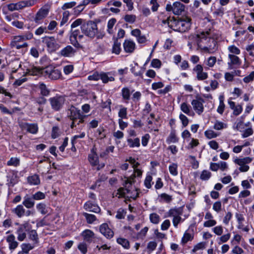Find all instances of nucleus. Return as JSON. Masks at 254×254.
Returning a JSON list of instances; mask_svg holds the SVG:
<instances>
[{
  "instance_id": "1",
  "label": "nucleus",
  "mask_w": 254,
  "mask_h": 254,
  "mask_svg": "<svg viewBox=\"0 0 254 254\" xmlns=\"http://www.w3.org/2000/svg\"><path fill=\"white\" fill-rule=\"evenodd\" d=\"M201 40L198 44V49L204 53L213 54L217 50V41L212 37L208 31L202 34Z\"/></svg>"
},
{
  "instance_id": "2",
  "label": "nucleus",
  "mask_w": 254,
  "mask_h": 254,
  "mask_svg": "<svg viewBox=\"0 0 254 254\" xmlns=\"http://www.w3.org/2000/svg\"><path fill=\"white\" fill-rule=\"evenodd\" d=\"M191 21V18L188 17L178 19H175L173 20V23H171V28L176 31L185 32L190 29Z\"/></svg>"
},
{
  "instance_id": "3",
  "label": "nucleus",
  "mask_w": 254,
  "mask_h": 254,
  "mask_svg": "<svg viewBox=\"0 0 254 254\" xmlns=\"http://www.w3.org/2000/svg\"><path fill=\"white\" fill-rule=\"evenodd\" d=\"M80 28L82 33L92 39L95 37L98 31L97 24L91 20L83 23Z\"/></svg>"
},
{
  "instance_id": "4",
  "label": "nucleus",
  "mask_w": 254,
  "mask_h": 254,
  "mask_svg": "<svg viewBox=\"0 0 254 254\" xmlns=\"http://www.w3.org/2000/svg\"><path fill=\"white\" fill-rule=\"evenodd\" d=\"M65 101V99L64 97L60 95H56L49 99L51 108L55 111H59L61 110Z\"/></svg>"
},
{
  "instance_id": "5",
  "label": "nucleus",
  "mask_w": 254,
  "mask_h": 254,
  "mask_svg": "<svg viewBox=\"0 0 254 254\" xmlns=\"http://www.w3.org/2000/svg\"><path fill=\"white\" fill-rule=\"evenodd\" d=\"M42 42L46 45L48 51L50 53L55 52L59 48V45L52 36H45L42 38Z\"/></svg>"
},
{
  "instance_id": "6",
  "label": "nucleus",
  "mask_w": 254,
  "mask_h": 254,
  "mask_svg": "<svg viewBox=\"0 0 254 254\" xmlns=\"http://www.w3.org/2000/svg\"><path fill=\"white\" fill-rule=\"evenodd\" d=\"M185 6L179 1H176L173 5L167 4L166 10L167 11H172L175 15H181L185 11Z\"/></svg>"
},
{
  "instance_id": "7",
  "label": "nucleus",
  "mask_w": 254,
  "mask_h": 254,
  "mask_svg": "<svg viewBox=\"0 0 254 254\" xmlns=\"http://www.w3.org/2000/svg\"><path fill=\"white\" fill-rule=\"evenodd\" d=\"M131 163L133 164V168H134V173L133 174L128 178L127 179V180L125 182L126 185H127L128 184H129L130 185H132L134 183V179L137 177H140L142 175V171L137 169V167L139 165V163L138 162H136L135 160L133 159H131L130 161Z\"/></svg>"
},
{
  "instance_id": "8",
  "label": "nucleus",
  "mask_w": 254,
  "mask_h": 254,
  "mask_svg": "<svg viewBox=\"0 0 254 254\" xmlns=\"http://www.w3.org/2000/svg\"><path fill=\"white\" fill-rule=\"evenodd\" d=\"M45 75L53 80H57L61 76V72L58 69L52 66H48L45 70Z\"/></svg>"
},
{
  "instance_id": "9",
  "label": "nucleus",
  "mask_w": 254,
  "mask_h": 254,
  "mask_svg": "<svg viewBox=\"0 0 254 254\" xmlns=\"http://www.w3.org/2000/svg\"><path fill=\"white\" fill-rule=\"evenodd\" d=\"M228 58L229 60V62L228 63L229 69H232L240 67L242 62L238 56L233 54H229Z\"/></svg>"
},
{
  "instance_id": "10",
  "label": "nucleus",
  "mask_w": 254,
  "mask_h": 254,
  "mask_svg": "<svg viewBox=\"0 0 254 254\" xmlns=\"http://www.w3.org/2000/svg\"><path fill=\"white\" fill-rule=\"evenodd\" d=\"M83 208L89 212L98 213L100 212L101 209L95 201L88 200L83 205Z\"/></svg>"
},
{
  "instance_id": "11",
  "label": "nucleus",
  "mask_w": 254,
  "mask_h": 254,
  "mask_svg": "<svg viewBox=\"0 0 254 254\" xmlns=\"http://www.w3.org/2000/svg\"><path fill=\"white\" fill-rule=\"evenodd\" d=\"M204 102V100L201 97L198 98L197 99H194L191 101V103L194 110L198 115H200L203 112L204 107L203 103Z\"/></svg>"
},
{
  "instance_id": "12",
  "label": "nucleus",
  "mask_w": 254,
  "mask_h": 254,
  "mask_svg": "<svg viewBox=\"0 0 254 254\" xmlns=\"http://www.w3.org/2000/svg\"><path fill=\"white\" fill-rule=\"evenodd\" d=\"M49 12V9L47 8H41L35 15L34 21L37 24L41 23L42 20L47 17Z\"/></svg>"
},
{
  "instance_id": "13",
  "label": "nucleus",
  "mask_w": 254,
  "mask_h": 254,
  "mask_svg": "<svg viewBox=\"0 0 254 254\" xmlns=\"http://www.w3.org/2000/svg\"><path fill=\"white\" fill-rule=\"evenodd\" d=\"M67 114L71 120H77V118L82 117L81 111L72 105L69 108Z\"/></svg>"
},
{
  "instance_id": "14",
  "label": "nucleus",
  "mask_w": 254,
  "mask_h": 254,
  "mask_svg": "<svg viewBox=\"0 0 254 254\" xmlns=\"http://www.w3.org/2000/svg\"><path fill=\"white\" fill-rule=\"evenodd\" d=\"M100 232L107 239L114 236V232L109 227L107 223H103L100 226Z\"/></svg>"
},
{
  "instance_id": "15",
  "label": "nucleus",
  "mask_w": 254,
  "mask_h": 254,
  "mask_svg": "<svg viewBox=\"0 0 254 254\" xmlns=\"http://www.w3.org/2000/svg\"><path fill=\"white\" fill-rule=\"evenodd\" d=\"M203 67L201 64H197L193 69L196 72V77L199 80L206 79L208 77L207 72L203 71Z\"/></svg>"
},
{
  "instance_id": "16",
  "label": "nucleus",
  "mask_w": 254,
  "mask_h": 254,
  "mask_svg": "<svg viewBox=\"0 0 254 254\" xmlns=\"http://www.w3.org/2000/svg\"><path fill=\"white\" fill-rule=\"evenodd\" d=\"M81 236L83 237L84 241L89 244H90L95 238V234L94 232L89 229H86L83 231Z\"/></svg>"
},
{
  "instance_id": "17",
  "label": "nucleus",
  "mask_w": 254,
  "mask_h": 254,
  "mask_svg": "<svg viewBox=\"0 0 254 254\" xmlns=\"http://www.w3.org/2000/svg\"><path fill=\"white\" fill-rule=\"evenodd\" d=\"M21 126L23 129H26L28 132L32 134L36 133L38 130V125L35 123H24L22 124Z\"/></svg>"
},
{
  "instance_id": "18",
  "label": "nucleus",
  "mask_w": 254,
  "mask_h": 254,
  "mask_svg": "<svg viewBox=\"0 0 254 254\" xmlns=\"http://www.w3.org/2000/svg\"><path fill=\"white\" fill-rule=\"evenodd\" d=\"M76 50L71 46H67L63 48L60 52L62 56L64 57H72L74 56Z\"/></svg>"
},
{
  "instance_id": "19",
  "label": "nucleus",
  "mask_w": 254,
  "mask_h": 254,
  "mask_svg": "<svg viewBox=\"0 0 254 254\" xmlns=\"http://www.w3.org/2000/svg\"><path fill=\"white\" fill-rule=\"evenodd\" d=\"M228 104L230 108L233 110V114L235 116H239L243 111V107L242 105H235V103L233 101L229 100Z\"/></svg>"
},
{
  "instance_id": "20",
  "label": "nucleus",
  "mask_w": 254,
  "mask_h": 254,
  "mask_svg": "<svg viewBox=\"0 0 254 254\" xmlns=\"http://www.w3.org/2000/svg\"><path fill=\"white\" fill-rule=\"evenodd\" d=\"M96 150V148H93L91 150V153L88 155V160L92 166H95L98 163V156Z\"/></svg>"
},
{
  "instance_id": "21",
  "label": "nucleus",
  "mask_w": 254,
  "mask_h": 254,
  "mask_svg": "<svg viewBox=\"0 0 254 254\" xmlns=\"http://www.w3.org/2000/svg\"><path fill=\"white\" fill-rule=\"evenodd\" d=\"M123 47L126 53H132L135 49V44L132 41L126 40L123 44Z\"/></svg>"
},
{
  "instance_id": "22",
  "label": "nucleus",
  "mask_w": 254,
  "mask_h": 254,
  "mask_svg": "<svg viewBox=\"0 0 254 254\" xmlns=\"http://www.w3.org/2000/svg\"><path fill=\"white\" fill-rule=\"evenodd\" d=\"M6 240V242L8 243L10 250L12 251L17 247L18 243L15 241V236L13 234L8 236Z\"/></svg>"
},
{
  "instance_id": "23",
  "label": "nucleus",
  "mask_w": 254,
  "mask_h": 254,
  "mask_svg": "<svg viewBox=\"0 0 254 254\" xmlns=\"http://www.w3.org/2000/svg\"><path fill=\"white\" fill-rule=\"evenodd\" d=\"M131 34L137 38V40L139 43H144L146 41V37L141 35V31L138 29L132 30Z\"/></svg>"
},
{
  "instance_id": "24",
  "label": "nucleus",
  "mask_w": 254,
  "mask_h": 254,
  "mask_svg": "<svg viewBox=\"0 0 254 254\" xmlns=\"http://www.w3.org/2000/svg\"><path fill=\"white\" fill-rule=\"evenodd\" d=\"M204 32H202L198 34H191L189 36V41H191L193 45H196L198 48V44L201 40L202 34H204Z\"/></svg>"
},
{
  "instance_id": "25",
  "label": "nucleus",
  "mask_w": 254,
  "mask_h": 254,
  "mask_svg": "<svg viewBox=\"0 0 254 254\" xmlns=\"http://www.w3.org/2000/svg\"><path fill=\"white\" fill-rule=\"evenodd\" d=\"M22 204L24 205L27 208H31L34 206V200L33 199L32 196L30 197L28 195H26L24 197Z\"/></svg>"
},
{
  "instance_id": "26",
  "label": "nucleus",
  "mask_w": 254,
  "mask_h": 254,
  "mask_svg": "<svg viewBox=\"0 0 254 254\" xmlns=\"http://www.w3.org/2000/svg\"><path fill=\"white\" fill-rule=\"evenodd\" d=\"M24 3L20 1L17 3H11L7 5L8 9L10 11L18 10L23 8Z\"/></svg>"
},
{
  "instance_id": "27",
  "label": "nucleus",
  "mask_w": 254,
  "mask_h": 254,
  "mask_svg": "<svg viewBox=\"0 0 254 254\" xmlns=\"http://www.w3.org/2000/svg\"><path fill=\"white\" fill-rule=\"evenodd\" d=\"M179 141V138L177 136L175 130H172L166 139V142L170 144L172 143H177Z\"/></svg>"
},
{
  "instance_id": "28",
  "label": "nucleus",
  "mask_w": 254,
  "mask_h": 254,
  "mask_svg": "<svg viewBox=\"0 0 254 254\" xmlns=\"http://www.w3.org/2000/svg\"><path fill=\"white\" fill-rule=\"evenodd\" d=\"M12 212L15 214L18 217L21 218L23 216L25 213V209L23 205H18L16 208L12 210Z\"/></svg>"
},
{
  "instance_id": "29",
  "label": "nucleus",
  "mask_w": 254,
  "mask_h": 254,
  "mask_svg": "<svg viewBox=\"0 0 254 254\" xmlns=\"http://www.w3.org/2000/svg\"><path fill=\"white\" fill-rule=\"evenodd\" d=\"M45 69L33 66L28 69V73L32 75H38L45 73Z\"/></svg>"
},
{
  "instance_id": "30",
  "label": "nucleus",
  "mask_w": 254,
  "mask_h": 254,
  "mask_svg": "<svg viewBox=\"0 0 254 254\" xmlns=\"http://www.w3.org/2000/svg\"><path fill=\"white\" fill-rule=\"evenodd\" d=\"M127 143L130 148L138 147L140 146V139L138 137L133 139L129 138L127 139Z\"/></svg>"
},
{
  "instance_id": "31",
  "label": "nucleus",
  "mask_w": 254,
  "mask_h": 254,
  "mask_svg": "<svg viewBox=\"0 0 254 254\" xmlns=\"http://www.w3.org/2000/svg\"><path fill=\"white\" fill-rule=\"evenodd\" d=\"M181 109L184 113L189 116H193L194 114L191 110L190 106L186 103H183L181 105Z\"/></svg>"
},
{
  "instance_id": "32",
  "label": "nucleus",
  "mask_w": 254,
  "mask_h": 254,
  "mask_svg": "<svg viewBox=\"0 0 254 254\" xmlns=\"http://www.w3.org/2000/svg\"><path fill=\"white\" fill-rule=\"evenodd\" d=\"M29 184L32 185H38L40 183V180L38 175L34 174L27 178Z\"/></svg>"
},
{
  "instance_id": "33",
  "label": "nucleus",
  "mask_w": 254,
  "mask_h": 254,
  "mask_svg": "<svg viewBox=\"0 0 254 254\" xmlns=\"http://www.w3.org/2000/svg\"><path fill=\"white\" fill-rule=\"evenodd\" d=\"M121 43L119 42L118 39H115L112 47V53L116 55H119L121 51Z\"/></svg>"
},
{
  "instance_id": "34",
  "label": "nucleus",
  "mask_w": 254,
  "mask_h": 254,
  "mask_svg": "<svg viewBox=\"0 0 254 254\" xmlns=\"http://www.w3.org/2000/svg\"><path fill=\"white\" fill-rule=\"evenodd\" d=\"M182 214V210L180 208L171 209L168 212V216L169 217H173V218L181 215Z\"/></svg>"
},
{
  "instance_id": "35",
  "label": "nucleus",
  "mask_w": 254,
  "mask_h": 254,
  "mask_svg": "<svg viewBox=\"0 0 254 254\" xmlns=\"http://www.w3.org/2000/svg\"><path fill=\"white\" fill-rule=\"evenodd\" d=\"M228 125L226 123L221 122L219 120H216L214 122L213 128L215 130H220L226 128Z\"/></svg>"
},
{
  "instance_id": "36",
  "label": "nucleus",
  "mask_w": 254,
  "mask_h": 254,
  "mask_svg": "<svg viewBox=\"0 0 254 254\" xmlns=\"http://www.w3.org/2000/svg\"><path fill=\"white\" fill-rule=\"evenodd\" d=\"M110 74L109 72H101L100 73V79L102 80L104 83H107L109 81H113L115 80L114 77L112 76H109Z\"/></svg>"
},
{
  "instance_id": "37",
  "label": "nucleus",
  "mask_w": 254,
  "mask_h": 254,
  "mask_svg": "<svg viewBox=\"0 0 254 254\" xmlns=\"http://www.w3.org/2000/svg\"><path fill=\"white\" fill-rule=\"evenodd\" d=\"M39 89L43 96H48L49 95L50 91L44 83H39Z\"/></svg>"
},
{
  "instance_id": "38",
  "label": "nucleus",
  "mask_w": 254,
  "mask_h": 254,
  "mask_svg": "<svg viewBox=\"0 0 254 254\" xmlns=\"http://www.w3.org/2000/svg\"><path fill=\"white\" fill-rule=\"evenodd\" d=\"M252 160V158L249 157H247L242 159L236 158L234 160V162L239 166H242V165H245L251 163Z\"/></svg>"
},
{
  "instance_id": "39",
  "label": "nucleus",
  "mask_w": 254,
  "mask_h": 254,
  "mask_svg": "<svg viewBox=\"0 0 254 254\" xmlns=\"http://www.w3.org/2000/svg\"><path fill=\"white\" fill-rule=\"evenodd\" d=\"M36 208L37 210L43 215L46 214L48 212V207L44 203H39L37 204L36 205Z\"/></svg>"
},
{
  "instance_id": "40",
  "label": "nucleus",
  "mask_w": 254,
  "mask_h": 254,
  "mask_svg": "<svg viewBox=\"0 0 254 254\" xmlns=\"http://www.w3.org/2000/svg\"><path fill=\"white\" fill-rule=\"evenodd\" d=\"M83 215L85 217L88 224H92L97 220L96 217L93 214L83 212Z\"/></svg>"
},
{
  "instance_id": "41",
  "label": "nucleus",
  "mask_w": 254,
  "mask_h": 254,
  "mask_svg": "<svg viewBox=\"0 0 254 254\" xmlns=\"http://www.w3.org/2000/svg\"><path fill=\"white\" fill-rule=\"evenodd\" d=\"M77 34L76 32L74 33H71L70 36V41L71 42V44L74 46L76 48L80 47V45L79 44L78 41L79 40L76 38Z\"/></svg>"
},
{
  "instance_id": "42",
  "label": "nucleus",
  "mask_w": 254,
  "mask_h": 254,
  "mask_svg": "<svg viewBox=\"0 0 254 254\" xmlns=\"http://www.w3.org/2000/svg\"><path fill=\"white\" fill-rule=\"evenodd\" d=\"M117 242L125 249H128L130 247L129 241L126 239L119 238L117 239Z\"/></svg>"
},
{
  "instance_id": "43",
  "label": "nucleus",
  "mask_w": 254,
  "mask_h": 254,
  "mask_svg": "<svg viewBox=\"0 0 254 254\" xmlns=\"http://www.w3.org/2000/svg\"><path fill=\"white\" fill-rule=\"evenodd\" d=\"M193 239V236L190 233L186 232L181 240V244L184 245L190 241H191Z\"/></svg>"
},
{
  "instance_id": "44",
  "label": "nucleus",
  "mask_w": 254,
  "mask_h": 254,
  "mask_svg": "<svg viewBox=\"0 0 254 254\" xmlns=\"http://www.w3.org/2000/svg\"><path fill=\"white\" fill-rule=\"evenodd\" d=\"M116 22V19L115 18H112L110 19L108 22L107 24V32L110 34L113 33V27Z\"/></svg>"
},
{
  "instance_id": "45",
  "label": "nucleus",
  "mask_w": 254,
  "mask_h": 254,
  "mask_svg": "<svg viewBox=\"0 0 254 254\" xmlns=\"http://www.w3.org/2000/svg\"><path fill=\"white\" fill-rule=\"evenodd\" d=\"M149 219L151 223L157 224L159 223L160 217L157 213H153L150 214Z\"/></svg>"
},
{
  "instance_id": "46",
  "label": "nucleus",
  "mask_w": 254,
  "mask_h": 254,
  "mask_svg": "<svg viewBox=\"0 0 254 254\" xmlns=\"http://www.w3.org/2000/svg\"><path fill=\"white\" fill-rule=\"evenodd\" d=\"M20 164V160L16 157H11L9 161L7 162V165L17 167Z\"/></svg>"
},
{
  "instance_id": "47",
  "label": "nucleus",
  "mask_w": 254,
  "mask_h": 254,
  "mask_svg": "<svg viewBox=\"0 0 254 254\" xmlns=\"http://www.w3.org/2000/svg\"><path fill=\"white\" fill-rule=\"evenodd\" d=\"M122 95L124 100H129L130 95L129 89L127 87L123 88L122 90Z\"/></svg>"
},
{
  "instance_id": "48",
  "label": "nucleus",
  "mask_w": 254,
  "mask_h": 254,
  "mask_svg": "<svg viewBox=\"0 0 254 254\" xmlns=\"http://www.w3.org/2000/svg\"><path fill=\"white\" fill-rule=\"evenodd\" d=\"M32 197L34 200H40L45 199L46 197V194L44 193L39 191L32 194Z\"/></svg>"
},
{
  "instance_id": "49",
  "label": "nucleus",
  "mask_w": 254,
  "mask_h": 254,
  "mask_svg": "<svg viewBox=\"0 0 254 254\" xmlns=\"http://www.w3.org/2000/svg\"><path fill=\"white\" fill-rule=\"evenodd\" d=\"M124 19L126 22L132 24L135 21L136 16L133 14H126L125 15Z\"/></svg>"
},
{
  "instance_id": "50",
  "label": "nucleus",
  "mask_w": 254,
  "mask_h": 254,
  "mask_svg": "<svg viewBox=\"0 0 254 254\" xmlns=\"http://www.w3.org/2000/svg\"><path fill=\"white\" fill-rule=\"evenodd\" d=\"M17 233L18 234L17 239L20 241H22L26 238V233L24 232V230L22 227H19L17 230Z\"/></svg>"
},
{
  "instance_id": "51",
  "label": "nucleus",
  "mask_w": 254,
  "mask_h": 254,
  "mask_svg": "<svg viewBox=\"0 0 254 254\" xmlns=\"http://www.w3.org/2000/svg\"><path fill=\"white\" fill-rule=\"evenodd\" d=\"M60 135V128L57 126H54L52 128L51 132V137L53 139H55Z\"/></svg>"
},
{
  "instance_id": "52",
  "label": "nucleus",
  "mask_w": 254,
  "mask_h": 254,
  "mask_svg": "<svg viewBox=\"0 0 254 254\" xmlns=\"http://www.w3.org/2000/svg\"><path fill=\"white\" fill-rule=\"evenodd\" d=\"M211 176V173L207 170H203L200 175V178L203 181L208 180Z\"/></svg>"
},
{
  "instance_id": "53",
  "label": "nucleus",
  "mask_w": 254,
  "mask_h": 254,
  "mask_svg": "<svg viewBox=\"0 0 254 254\" xmlns=\"http://www.w3.org/2000/svg\"><path fill=\"white\" fill-rule=\"evenodd\" d=\"M233 128L240 131H243L245 129V125L243 121H240L238 123H235Z\"/></svg>"
},
{
  "instance_id": "54",
  "label": "nucleus",
  "mask_w": 254,
  "mask_h": 254,
  "mask_svg": "<svg viewBox=\"0 0 254 254\" xmlns=\"http://www.w3.org/2000/svg\"><path fill=\"white\" fill-rule=\"evenodd\" d=\"M205 137L208 139L215 138L218 134L212 130H207L204 132Z\"/></svg>"
},
{
  "instance_id": "55",
  "label": "nucleus",
  "mask_w": 254,
  "mask_h": 254,
  "mask_svg": "<svg viewBox=\"0 0 254 254\" xmlns=\"http://www.w3.org/2000/svg\"><path fill=\"white\" fill-rule=\"evenodd\" d=\"M114 148H115V147L114 146H110L107 147L106 150L104 151H103L100 153V157L104 158L105 157H106V156H107L108 155L109 152H113Z\"/></svg>"
},
{
  "instance_id": "56",
  "label": "nucleus",
  "mask_w": 254,
  "mask_h": 254,
  "mask_svg": "<svg viewBox=\"0 0 254 254\" xmlns=\"http://www.w3.org/2000/svg\"><path fill=\"white\" fill-rule=\"evenodd\" d=\"M126 214V210L124 209L121 208L117 211L116 218L118 219H124Z\"/></svg>"
},
{
  "instance_id": "57",
  "label": "nucleus",
  "mask_w": 254,
  "mask_h": 254,
  "mask_svg": "<svg viewBox=\"0 0 254 254\" xmlns=\"http://www.w3.org/2000/svg\"><path fill=\"white\" fill-rule=\"evenodd\" d=\"M118 116L120 119H127V108L122 107L119 111Z\"/></svg>"
},
{
  "instance_id": "58",
  "label": "nucleus",
  "mask_w": 254,
  "mask_h": 254,
  "mask_svg": "<svg viewBox=\"0 0 254 254\" xmlns=\"http://www.w3.org/2000/svg\"><path fill=\"white\" fill-rule=\"evenodd\" d=\"M205 242L199 243L194 246L193 249L192 250V252L193 253H195L199 250H203L205 248Z\"/></svg>"
},
{
  "instance_id": "59",
  "label": "nucleus",
  "mask_w": 254,
  "mask_h": 254,
  "mask_svg": "<svg viewBox=\"0 0 254 254\" xmlns=\"http://www.w3.org/2000/svg\"><path fill=\"white\" fill-rule=\"evenodd\" d=\"M138 191L139 190L137 189H136L135 190H133L132 191L130 190L129 193H128V195L127 197H130L133 200L136 199L139 196V191Z\"/></svg>"
},
{
  "instance_id": "60",
  "label": "nucleus",
  "mask_w": 254,
  "mask_h": 254,
  "mask_svg": "<svg viewBox=\"0 0 254 254\" xmlns=\"http://www.w3.org/2000/svg\"><path fill=\"white\" fill-rule=\"evenodd\" d=\"M29 236L30 239L35 241L36 243L38 242V236L36 230H31L29 233Z\"/></svg>"
},
{
  "instance_id": "61",
  "label": "nucleus",
  "mask_w": 254,
  "mask_h": 254,
  "mask_svg": "<svg viewBox=\"0 0 254 254\" xmlns=\"http://www.w3.org/2000/svg\"><path fill=\"white\" fill-rule=\"evenodd\" d=\"M130 190L128 188H120L118 190V194L121 197H125L127 194L129 193Z\"/></svg>"
},
{
  "instance_id": "62",
  "label": "nucleus",
  "mask_w": 254,
  "mask_h": 254,
  "mask_svg": "<svg viewBox=\"0 0 254 254\" xmlns=\"http://www.w3.org/2000/svg\"><path fill=\"white\" fill-rule=\"evenodd\" d=\"M228 50L230 53L233 55H239L240 54V50L235 45H231L228 47Z\"/></svg>"
},
{
  "instance_id": "63",
  "label": "nucleus",
  "mask_w": 254,
  "mask_h": 254,
  "mask_svg": "<svg viewBox=\"0 0 254 254\" xmlns=\"http://www.w3.org/2000/svg\"><path fill=\"white\" fill-rule=\"evenodd\" d=\"M177 165L175 163H173L169 167L170 173L173 176H176L178 174L177 171Z\"/></svg>"
},
{
  "instance_id": "64",
  "label": "nucleus",
  "mask_w": 254,
  "mask_h": 254,
  "mask_svg": "<svg viewBox=\"0 0 254 254\" xmlns=\"http://www.w3.org/2000/svg\"><path fill=\"white\" fill-rule=\"evenodd\" d=\"M216 61V58L215 57L211 56L207 59L206 65L210 67H212L215 65Z\"/></svg>"
}]
</instances>
